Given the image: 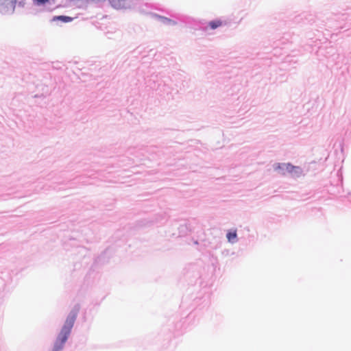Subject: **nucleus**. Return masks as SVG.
Returning <instances> with one entry per match:
<instances>
[{
	"instance_id": "2",
	"label": "nucleus",
	"mask_w": 351,
	"mask_h": 351,
	"mask_svg": "<svg viewBox=\"0 0 351 351\" xmlns=\"http://www.w3.org/2000/svg\"><path fill=\"white\" fill-rule=\"evenodd\" d=\"M276 171H282V174L289 173L293 175H299L302 171L299 167L293 166L290 163H277L274 166Z\"/></svg>"
},
{
	"instance_id": "6",
	"label": "nucleus",
	"mask_w": 351,
	"mask_h": 351,
	"mask_svg": "<svg viewBox=\"0 0 351 351\" xmlns=\"http://www.w3.org/2000/svg\"><path fill=\"white\" fill-rule=\"evenodd\" d=\"M237 237L236 231L230 232L227 234V239L230 242H233Z\"/></svg>"
},
{
	"instance_id": "4",
	"label": "nucleus",
	"mask_w": 351,
	"mask_h": 351,
	"mask_svg": "<svg viewBox=\"0 0 351 351\" xmlns=\"http://www.w3.org/2000/svg\"><path fill=\"white\" fill-rule=\"evenodd\" d=\"M112 5L116 8H120L124 5L125 0H110Z\"/></svg>"
},
{
	"instance_id": "7",
	"label": "nucleus",
	"mask_w": 351,
	"mask_h": 351,
	"mask_svg": "<svg viewBox=\"0 0 351 351\" xmlns=\"http://www.w3.org/2000/svg\"><path fill=\"white\" fill-rule=\"evenodd\" d=\"M162 21L164 23H167V24H169V25H176V23L169 19H167V18H165V17H160Z\"/></svg>"
},
{
	"instance_id": "5",
	"label": "nucleus",
	"mask_w": 351,
	"mask_h": 351,
	"mask_svg": "<svg viewBox=\"0 0 351 351\" xmlns=\"http://www.w3.org/2000/svg\"><path fill=\"white\" fill-rule=\"evenodd\" d=\"M53 20L54 21L58 20V21H61L64 23H68V22H71L73 20V19L70 16H55L53 18Z\"/></svg>"
},
{
	"instance_id": "8",
	"label": "nucleus",
	"mask_w": 351,
	"mask_h": 351,
	"mask_svg": "<svg viewBox=\"0 0 351 351\" xmlns=\"http://www.w3.org/2000/svg\"><path fill=\"white\" fill-rule=\"evenodd\" d=\"M49 1V0H34V1L38 5L45 4Z\"/></svg>"
},
{
	"instance_id": "3",
	"label": "nucleus",
	"mask_w": 351,
	"mask_h": 351,
	"mask_svg": "<svg viewBox=\"0 0 351 351\" xmlns=\"http://www.w3.org/2000/svg\"><path fill=\"white\" fill-rule=\"evenodd\" d=\"M223 23L221 20L217 19L215 21H210L208 23V26L211 29H215L221 25H223Z\"/></svg>"
},
{
	"instance_id": "1",
	"label": "nucleus",
	"mask_w": 351,
	"mask_h": 351,
	"mask_svg": "<svg viewBox=\"0 0 351 351\" xmlns=\"http://www.w3.org/2000/svg\"><path fill=\"white\" fill-rule=\"evenodd\" d=\"M77 313V310L71 312L66 318L65 323L57 338L53 351H60L63 348V346L70 335L71 328L74 324Z\"/></svg>"
}]
</instances>
